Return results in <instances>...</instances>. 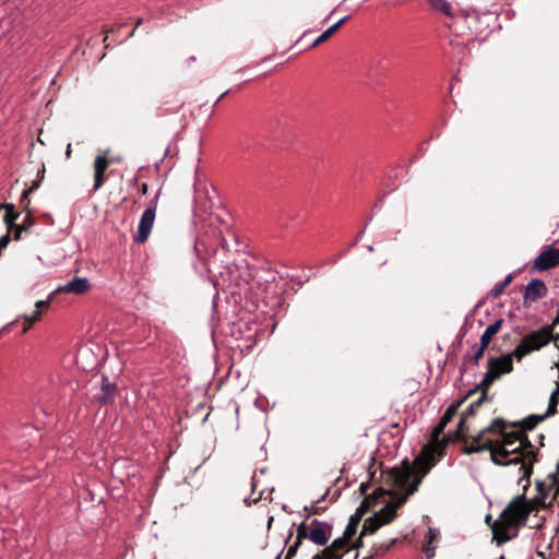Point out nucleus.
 I'll return each mask as SVG.
<instances>
[{
    "instance_id": "1",
    "label": "nucleus",
    "mask_w": 559,
    "mask_h": 559,
    "mask_svg": "<svg viewBox=\"0 0 559 559\" xmlns=\"http://www.w3.org/2000/svg\"><path fill=\"white\" fill-rule=\"evenodd\" d=\"M506 428L507 423L502 418H495L489 426L471 435L472 444L465 448V452L490 450L495 464H520V471L526 469L523 459L534 453L533 445L523 431L507 432Z\"/></svg>"
},
{
    "instance_id": "2",
    "label": "nucleus",
    "mask_w": 559,
    "mask_h": 559,
    "mask_svg": "<svg viewBox=\"0 0 559 559\" xmlns=\"http://www.w3.org/2000/svg\"><path fill=\"white\" fill-rule=\"evenodd\" d=\"M539 496L527 500L524 495L514 498L502 511L500 518L491 525L499 543L512 539L518 535L519 527L526 525L528 515L539 506H546V500L554 492V499L559 498V491H538Z\"/></svg>"
},
{
    "instance_id": "3",
    "label": "nucleus",
    "mask_w": 559,
    "mask_h": 559,
    "mask_svg": "<svg viewBox=\"0 0 559 559\" xmlns=\"http://www.w3.org/2000/svg\"><path fill=\"white\" fill-rule=\"evenodd\" d=\"M433 465L435 453L425 448L412 462L404 460L399 466L391 468L388 478L399 486V489H417Z\"/></svg>"
},
{
    "instance_id": "4",
    "label": "nucleus",
    "mask_w": 559,
    "mask_h": 559,
    "mask_svg": "<svg viewBox=\"0 0 559 559\" xmlns=\"http://www.w3.org/2000/svg\"><path fill=\"white\" fill-rule=\"evenodd\" d=\"M405 495L396 496L391 495L390 499L384 498V506L380 511L374 512L373 515L366 519L361 530V536L371 535L377 532L382 525L391 523L396 518V510L406 503L408 497L415 491H404Z\"/></svg>"
},
{
    "instance_id": "5",
    "label": "nucleus",
    "mask_w": 559,
    "mask_h": 559,
    "mask_svg": "<svg viewBox=\"0 0 559 559\" xmlns=\"http://www.w3.org/2000/svg\"><path fill=\"white\" fill-rule=\"evenodd\" d=\"M396 492L397 491H371L370 493H368V491H359L358 498L364 497V499L360 502L359 507L356 509L355 513L349 518L348 524L346 525L344 531L345 535L354 536L357 532V527L362 516L371 509L381 504L384 501V496Z\"/></svg>"
},
{
    "instance_id": "6",
    "label": "nucleus",
    "mask_w": 559,
    "mask_h": 559,
    "mask_svg": "<svg viewBox=\"0 0 559 559\" xmlns=\"http://www.w3.org/2000/svg\"><path fill=\"white\" fill-rule=\"evenodd\" d=\"M551 340H559V334L554 335L552 328H542L525 335L521 343L514 348L513 356L520 360L531 352L540 349Z\"/></svg>"
},
{
    "instance_id": "7",
    "label": "nucleus",
    "mask_w": 559,
    "mask_h": 559,
    "mask_svg": "<svg viewBox=\"0 0 559 559\" xmlns=\"http://www.w3.org/2000/svg\"><path fill=\"white\" fill-rule=\"evenodd\" d=\"M158 197H155V200L153 201V205L147 207L139 222L136 235L134 236V241L138 243H144L147 241L156 216V203H157Z\"/></svg>"
},
{
    "instance_id": "8",
    "label": "nucleus",
    "mask_w": 559,
    "mask_h": 559,
    "mask_svg": "<svg viewBox=\"0 0 559 559\" xmlns=\"http://www.w3.org/2000/svg\"><path fill=\"white\" fill-rule=\"evenodd\" d=\"M559 265V248L546 247L534 260L533 269L539 272L548 271Z\"/></svg>"
},
{
    "instance_id": "9",
    "label": "nucleus",
    "mask_w": 559,
    "mask_h": 559,
    "mask_svg": "<svg viewBox=\"0 0 559 559\" xmlns=\"http://www.w3.org/2000/svg\"><path fill=\"white\" fill-rule=\"evenodd\" d=\"M548 293L547 286L543 280L533 278L525 287V292L523 295V304L524 306H530L533 302L545 297Z\"/></svg>"
},
{
    "instance_id": "10",
    "label": "nucleus",
    "mask_w": 559,
    "mask_h": 559,
    "mask_svg": "<svg viewBox=\"0 0 559 559\" xmlns=\"http://www.w3.org/2000/svg\"><path fill=\"white\" fill-rule=\"evenodd\" d=\"M311 526L308 538L318 546L325 545L332 536V525L326 522L313 520Z\"/></svg>"
},
{
    "instance_id": "11",
    "label": "nucleus",
    "mask_w": 559,
    "mask_h": 559,
    "mask_svg": "<svg viewBox=\"0 0 559 559\" xmlns=\"http://www.w3.org/2000/svg\"><path fill=\"white\" fill-rule=\"evenodd\" d=\"M488 400V394L484 391L481 395L474 401L467 409L462 414V417L460 419V423L457 424V429L455 431L457 438H468L471 439V436L465 435V430H467L465 421L469 416H474L476 411L479 408V406Z\"/></svg>"
},
{
    "instance_id": "12",
    "label": "nucleus",
    "mask_w": 559,
    "mask_h": 559,
    "mask_svg": "<svg viewBox=\"0 0 559 559\" xmlns=\"http://www.w3.org/2000/svg\"><path fill=\"white\" fill-rule=\"evenodd\" d=\"M110 164L106 155H97L94 160V186L93 190H99L106 181L105 173Z\"/></svg>"
},
{
    "instance_id": "13",
    "label": "nucleus",
    "mask_w": 559,
    "mask_h": 559,
    "mask_svg": "<svg viewBox=\"0 0 559 559\" xmlns=\"http://www.w3.org/2000/svg\"><path fill=\"white\" fill-rule=\"evenodd\" d=\"M91 288V284L85 277H74L68 282L64 286L60 287L58 292H64L70 294L81 295L86 293Z\"/></svg>"
},
{
    "instance_id": "14",
    "label": "nucleus",
    "mask_w": 559,
    "mask_h": 559,
    "mask_svg": "<svg viewBox=\"0 0 559 559\" xmlns=\"http://www.w3.org/2000/svg\"><path fill=\"white\" fill-rule=\"evenodd\" d=\"M117 386L115 383L108 381L107 377L102 378L100 393L96 395V400L102 404H110L114 402Z\"/></svg>"
},
{
    "instance_id": "15",
    "label": "nucleus",
    "mask_w": 559,
    "mask_h": 559,
    "mask_svg": "<svg viewBox=\"0 0 559 559\" xmlns=\"http://www.w3.org/2000/svg\"><path fill=\"white\" fill-rule=\"evenodd\" d=\"M512 355L500 356L498 358H491L488 362L490 369L499 372V377L503 373L510 372L513 369Z\"/></svg>"
},
{
    "instance_id": "16",
    "label": "nucleus",
    "mask_w": 559,
    "mask_h": 559,
    "mask_svg": "<svg viewBox=\"0 0 559 559\" xmlns=\"http://www.w3.org/2000/svg\"><path fill=\"white\" fill-rule=\"evenodd\" d=\"M440 537V531L436 527H429L425 537L423 550L427 555V559H432L436 555V547L432 543Z\"/></svg>"
},
{
    "instance_id": "17",
    "label": "nucleus",
    "mask_w": 559,
    "mask_h": 559,
    "mask_svg": "<svg viewBox=\"0 0 559 559\" xmlns=\"http://www.w3.org/2000/svg\"><path fill=\"white\" fill-rule=\"evenodd\" d=\"M0 210H4L5 211L3 221H4V223H5L7 227H8V231L13 230V228L16 225L15 222L19 218L20 213L15 212L14 205L10 204V203H2V204H0Z\"/></svg>"
},
{
    "instance_id": "18",
    "label": "nucleus",
    "mask_w": 559,
    "mask_h": 559,
    "mask_svg": "<svg viewBox=\"0 0 559 559\" xmlns=\"http://www.w3.org/2000/svg\"><path fill=\"white\" fill-rule=\"evenodd\" d=\"M502 323H503V320L499 319L496 322H493L492 324L488 325L480 337V344H483L484 346L487 347L489 345V343L491 342L492 336L496 335L499 332V330L501 329Z\"/></svg>"
},
{
    "instance_id": "19",
    "label": "nucleus",
    "mask_w": 559,
    "mask_h": 559,
    "mask_svg": "<svg viewBox=\"0 0 559 559\" xmlns=\"http://www.w3.org/2000/svg\"><path fill=\"white\" fill-rule=\"evenodd\" d=\"M547 417L543 415H530L522 423H514L512 426L518 427L521 426L524 430L534 429L537 424L546 419Z\"/></svg>"
},
{
    "instance_id": "20",
    "label": "nucleus",
    "mask_w": 559,
    "mask_h": 559,
    "mask_svg": "<svg viewBox=\"0 0 559 559\" xmlns=\"http://www.w3.org/2000/svg\"><path fill=\"white\" fill-rule=\"evenodd\" d=\"M429 4L436 11L443 13L447 16H453V9L449 1L447 0H428Z\"/></svg>"
},
{
    "instance_id": "21",
    "label": "nucleus",
    "mask_w": 559,
    "mask_h": 559,
    "mask_svg": "<svg viewBox=\"0 0 559 559\" xmlns=\"http://www.w3.org/2000/svg\"><path fill=\"white\" fill-rule=\"evenodd\" d=\"M33 225H34V219H33L32 215L29 213H27L25 215V217L23 218L22 223L16 224L15 227L13 228V230H14L13 238L15 240H19L21 238V234L23 231L28 230Z\"/></svg>"
},
{
    "instance_id": "22",
    "label": "nucleus",
    "mask_w": 559,
    "mask_h": 559,
    "mask_svg": "<svg viewBox=\"0 0 559 559\" xmlns=\"http://www.w3.org/2000/svg\"><path fill=\"white\" fill-rule=\"evenodd\" d=\"M499 378V372L493 371L490 369V366L488 365V370L484 376V379L478 385V389L481 390V393L485 391L487 393L488 389L491 386V384Z\"/></svg>"
},
{
    "instance_id": "23",
    "label": "nucleus",
    "mask_w": 559,
    "mask_h": 559,
    "mask_svg": "<svg viewBox=\"0 0 559 559\" xmlns=\"http://www.w3.org/2000/svg\"><path fill=\"white\" fill-rule=\"evenodd\" d=\"M352 537L353 536H346L344 533L343 536L335 538L333 543L323 550V554H332L333 551L343 549L346 547L348 539Z\"/></svg>"
},
{
    "instance_id": "24",
    "label": "nucleus",
    "mask_w": 559,
    "mask_h": 559,
    "mask_svg": "<svg viewBox=\"0 0 559 559\" xmlns=\"http://www.w3.org/2000/svg\"><path fill=\"white\" fill-rule=\"evenodd\" d=\"M273 491H269V495L267 497H264L263 493L264 491H250V495L249 497H246L243 499V502L247 504V506H252V504H255L258 503L260 500L264 499V500H272L271 498V493Z\"/></svg>"
},
{
    "instance_id": "25",
    "label": "nucleus",
    "mask_w": 559,
    "mask_h": 559,
    "mask_svg": "<svg viewBox=\"0 0 559 559\" xmlns=\"http://www.w3.org/2000/svg\"><path fill=\"white\" fill-rule=\"evenodd\" d=\"M331 491H325V493L317 501H313L310 508L305 507V510H310L313 514H320L321 512L326 510V506L322 504V501L330 495Z\"/></svg>"
},
{
    "instance_id": "26",
    "label": "nucleus",
    "mask_w": 559,
    "mask_h": 559,
    "mask_svg": "<svg viewBox=\"0 0 559 559\" xmlns=\"http://www.w3.org/2000/svg\"><path fill=\"white\" fill-rule=\"evenodd\" d=\"M463 401H459L457 403L451 404L447 411L444 412L443 416L441 417V420L443 421V425H448L453 417L456 415L457 409Z\"/></svg>"
},
{
    "instance_id": "27",
    "label": "nucleus",
    "mask_w": 559,
    "mask_h": 559,
    "mask_svg": "<svg viewBox=\"0 0 559 559\" xmlns=\"http://www.w3.org/2000/svg\"><path fill=\"white\" fill-rule=\"evenodd\" d=\"M394 544H395V539H392L388 544L374 545L372 547V554L374 555V557L382 556V555L386 554Z\"/></svg>"
},
{
    "instance_id": "28",
    "label": "nucleus",
    "mask_w": 559,
    "mask_h": 559,
    "mask_svg": "<svg viewBox=\"0 0 559 559\" xmlns=\"http://www.w3.org/2000/svg\"><path fill=\"white\" fill-rule=\"evenodd\" d=\"M41 316V311L40 310H36L32 316H24V326H23V332H27L28 329L32 326V324H34L35 322H37L39 320Z\"/></svg>"
},
{
    "instance_id": "29",
    "label": "nucleus",
    "mask_w": 559,
    "mask_h": 559,
    "mask_svg": "<svg viewBox=\"0 0 559 559\" xmlns=\"http://www.w3.org/2000/svg\"><path fill=\"white\" fill-rule=\"evenodd\" d=\"M558 403H559V397L551 393L549 403H548V408H547L546 413L544 414L547 418L557 413Z\"/></svg>"
},
{
    "instance_id": "30",
    "label": "nucleus",
    "mask_w": 559,
    "mask_h": 559,
    "mask_svg": "<svg viewBox=\"0 0 559 559\" xmlns=\"http://www.w3.org/2000/svg\"><path fill=\"white\" fill-rule=\"evenodd\" d=\"M335 33V28H331V26L324 31L311 45V47H317L319 44L328 40Z\"/></svg>"
},
{
    "instance_id": "31",
    "label": "nucleus",
    "mask_w": 559,
    "mask_h": 559,
    "mask_svg": "<svg viewBox=\"0 0 559 559\" xmlns=\"http://www.w3.org/2000/svg\"><path fill=\"white\" fill-rule=\"evenodd\" d=\"M44 173H45V167L43 166V168L40 170H38V176H39V179L38 180H35L33 181L32 186L23 193V198H27V195L35 191L36 189L39 188V185H40V180L41 178L44 177Z\"/></svg>"
},
{
    "instance_id": "32",
    "label": "nucleus",
    "mask_w": 559,
    "mask_h": 559,
    "mask_svg": "<svg viewBox=\"0 0 559 559\" xmlns=\"http://www.w3.org/2000/svg\"><path fill=\"white\" fill-rule=\"evenodd\" d=\"M309 532L308 526L305 522L300 523L297 527V543H301L304 538H308Z\"/></svg>"
},
{
    "instance_id": "33",
    "label": "nucleus",
    "mask_w": 559,
    "mask_h": 559,
    "mask_svg": "<svg viewBox=\"0 0 559 559\" xmlns=\"http://www.w3.org/2000/svg\"><path fill=\"white\" fill-rule=\"evenodd\" d=\"M506 289V286L502 282H498L493 285V287L491 288L490 290V295L493 297V298H498L499 296H501L503 294Z\"/></svg>"
},
{
    "instance_id": "34",
    "label": "nucleus",
    "mask_w": 559,
    "mask_h": 559,
    "mask_svg": "<svg viewBox=\"0 0 559 559\" xmlns=\"http://www.w3.org/2000/svg\"><path fill=\"white\" fill-rule=\"evenodd\" d=\"M487 347L483 344H479V346L475 349L474 354L471 357V361L474 364H477L479 359L484 356V352Z\"/></svg>"
},
{
    "instance_id": "35",
    "label": "nucleus",
    "mask_w": 559,
    "mask_h": 559,
    "mask_svg": "<svg viewBox=\"0 0 559 559\" xmlns=\"http://www.w3.org/2000/svg\"><path fill=\"white\" fill-rule=\"evenodd\" d=\"M299 545L300 544L296 542L293 546H290L287 550V555H286L285 559H290L293 556H295Z\"/></svg>"
},
{
    "instance_id": "36",
    "label": "nucleus",
    "mask_w": 559,
    "mask_h": 559,
    "mask_svg": "<svg viewBox=\"0 0 559 559\" xmlns=\"http://www.w3.org/2000/svg\"><path fill=\"white\" fill-rule=\"evenodd\" d=\"M447 427V425H443V421L440 420V423L436 426L433 429V437L438 438L440 433H442L443 429Z\"/></svg>"
},
{
    "instance_id": "37",
    "label": "nucleus",
    "mask_w": 559,
    "mask_h": 559,
    "mask_svg": "<svg viewBox=\"0 0 559 559\" xmlns=\"http://www.w3.org/2000/svg\"><path fill=\"white\" fill-rule=\"evenodd\" d=\"M349 15H346L342 17L340 21H337L335 24L331 26V28H335V32L346 22L349 20Z\"/></svg>"
},
{
    "instance_id": "38",
    "label": "nucleus",
    "mask_w": 559,
    "mask_h": 559,
    "mask_svg": "<svg viewBox=\"0 0 559 559\" xmlns=\"http://www.w3.org/2000/svg\"><path fill=\"white\" fill-rule=\"evenodd\" d=\"M35 306H36V310L41 311L43 308H47L49 306V300H39L36 302Z\"/></svg>"
},
{
    "instance_id": "39",
    "label": "nucleus",
    "mask_w": 559,
    "mask_h": 559,
    "mask_svg": "<svg viewBox=\"0 0 559 559\" xmlns=\"http://www.w3.org/2000/svg\"><path fill=\"white\" fill-rule=\"evenodd\" d=\"M322 558L325 557L326 559H341L340 556L336 555V551H333L332 554H323L322 552Z\"/></svg>"
},
{
    "instance_id": "40",
    "label": "nucleus",
    "mask_w": 559,
    "mask_h": 559,
    "mask_svg": "<svg viewBox=\"0 0 559 559\" xmlns=\"http://www.w3.org/2000/svg\"><path fill=\"white\" fill-rule=\"evenodd\" d=\"M512 280H513L512 274H508V275L506 276V278H504L503 281H501V282H502V283L504 284V286L507 287V286L512 282Z\"/></svg>"
},
{
    "instance_id": "41",
    "label": "nucleus",
    "mask_w": 559,
    "mask_h": 559,
    "mask_svg": "<svg viewBox=\"0 0 559 559\" xmlns=\"http://www.w3.org/2000/svg\"><path fill=\"white\" fill-rule=\"evenodd\" d=\"M512 280H513L512 274H508V275L506 276V278H504L503 281H501V282H502V283L504 284V286L507 287V286L512 282Z\"/></svg>"
},
{
    "instance_id": "42",
    "label": "nucleus",
    "mask_w": 559,
    "mask_h": 559,
    "mask_svg": "<svg viewBox=\"0 0 559 559\" xmlns=\"http://www.w3.org/2000/svg\"><path fill=\"white\" fill-rule=\"evenodd\" d=\"M341 492L342 491H333V495H332L330 501L335 502L338 499V497L341 496Z\"/></svg>"
},
{
    "instance_id": "43",
    "label": "nucleus",
    "mask_w": 559,
    "mask_h": 559,
    "mask_svg": "<svg viewBox=\"0 0 559 559\" xmlns=\"http://www.w3.org/2000/svg\"><path fill=\"white\" fill-rule=\"evenodd\" d=\"M14 324H15V321H12V322H10V323L5 324V325L1 329L0 334H1V333H3V332H5V331H8V330H9L11 326H13Z\"/></svg>"
},
{
    "instance_id": "44",
    "label": "nucleus",
    "mask_w": 559,
    "mask_h": 559,
    "mask_svg": "<svg viewBox=\"0 0 559 559\" xmlns=\"http://www.w3.org/2000/svg\"><path fill=\"white\" fill-rule=\"evenodd\" d=\"M557 324H559V310H558V313H557L556 318L554 319L551 325H549L548 328H552V330H554Z\"/></svg>"
},
{
    "instance_id": "45",
    "label": "nucleus",
    "mask_w": 559,
    "mask_h": 559,
    "mask_svg": "<svg viewBox=\"0 0 559 559\" xmlns=\"http://www.w3.org/2000/svg\"><path fill=\"white\" fill-rule=\"evenodd\" d=\"M140 192L141 194H146L147 193V183H142L141 187H140Z\"/></svg>"
},
{
    "instance_id": "46",
    "label": "nucleus",
    "mask_w": 559,
    "mask_h": 559,
    "mask_svg": "<svg viewBox=\"0 0 559 559\" xmlns=\"http://www.w3.org/2000/svg\"><path fill=\"white\" fill-rule=\"evenodd\" d=\"M142 22H143V20H142V19H139V20L136 21L135 27H134V28L132 29V32L129 34V37H131V36H133V35H134L135 28H136L139 25H141V24H142Z\"/></svg>"
},
{
    "instance_id": "47",
    "label": "nucleus",
    "mask_w": 559,
    "mask_h": 559,
    "mask_svg": "<svg viewBox=\"0 0 559 559\" xmlns=\"http://www.w3.org/2000/svg\"><path fill=\"white\" fill-rule=\"evenodd\" d=\"M377 63H380V60H377L376 58H372L370 60V68L371 69L374 68L377 66Z\"/></svg>"
},
{
    "instance_id": "48",
    "label": "nucleus",
    "mask_w": 559,
    "mask_h": 559,
    "mask_svg": "<svg viewBox=\"0 0 559 559\" xmlns=\"http://www.w3.org/2000/svg\"><path fill=\"white\" fill-rule=\"evenodd\" d=\"M368 488H369V486H368V483H367V481H362V483H360V485H359V487H358V489H360V490L368 489Z\"/></svg>"
},
{
    "instance_id": "49",
    "label": "nucleus",
    "mask_w": 559,
    "mask_h": 559,
    "mask_svg": "<svg viewBox=\"0 0 559 559\" xmlns=\"http://www.w3.org/2000/svg\"><path fill=\"white\" fill-rule=\"evenodd\" d=\"M362 536L360 535L357 543L354 545V548H358V547H361L362 546Z\"/></svg>"
},
{
    "instance_id": "50",
    "label": "nucleus",
    "mask_w": 559,
    "mask_h": 559,
    "mask_svg": "<svg viewBox=\"0 0 559 559\" xmlns=\"http://www.w3.org/2000/svg\"><path fill=\"white\" fill-rule=\"evenodd\" d=\"M257 486H258V483H257L255 476H253L252 481H251V489H255Z\"/></svg>"
},
{
    "instance_id": "51",
    "label": "nucleus",
    "mask_w": 559,
    "mask_h": 559,
    "mask_svg": "<svg viewBox=\"0 0 559 559\" xmlns=\"http://www.w3.org/2000/svg\"><path fill=\"white\" fill-rule=\"evenodd\" d=\"M66 155H67V157H70V155H71V144H68L67 151H66Z\"/></svg>"
},
{
    "instance_id": "52",
    "label": "nucleus",
    "mask_w": 559,
    "mask_h": 559,
    "mask_svg": "<svg viewBox=\"0 0 559 559\" xmlns=\"http://www.w3.org/2000/svg\"><path fill=\"white\" fill-rule=\"evenodd\" d=\"M552 394L559 397V383H557L556 390L552 392Z\"/></svg>"
},
{
    "instance_id": "53",
    "label": "nucleus",
    "mask_w": 559,
    "mask_h": 559,
    "mask_svg": "<svg viewBox=\"0 0 559 559\" xmlns=\"http://www.w3.org/2000/svg\"><path fill=\"white\" fill-rule=\"evenodd\" d=\"M227 94V92L222 93V95L215 102V105Z\"/></svg>"
},
{
    "instance_id": "54",
    "label": "nucleus",
    "mask_w": 559,
    "mask_h": 559,
    "mask_svg": "<svg viewBox=\"0 0 559 559\" xmlns=\"http://www.w3.org/2000/svg\"><path fill=\"white\" fill-rule=\"evenodd\" d=\"M486 523L491 525V515L486 516Z\"/></svg>"
},
{
    "instance_id": "55",
    "label": "nucleus",
    "mask_w": 559,
    "mask_h": 559,
    "mask_svg": "<svg viewBox=\"0 0 559 559\" xmlns=\"http://www.w3.org/2000/svg\"><path fill=\"white\" fill-rule=\"evenodd\" d=\"M274 518L273 516H270L269 518V521H267V525L271 526L272 522H273Z\"/></svg>"
},
{
    "instance_id": "56",
    "label": "nucleus",
    "mask_w": 559,
    "mask_h": 559,
    "mask_svg": "<svg viewBox=\"0 0 559 559\" xmlns=\"http://www.w3.org/2000/svg\"><path fill=\"white\" fill-rule=\"evenodd\" d=\"M374 555L371 552L369 556L365 557L364 559H373Z\"/></svg>"
},
{
    "instance_id": "57",
    "label": "nucleus",
    "mask_w": 559,
    "mask_h": 559,
    "mask_svg": "<svg viewBox=\"0 0 559 559\" xmlns=\"http://www.w3.org/2000/svg\"><path fill=\"white\" fill-rule=\"evenodd\" d=\"M312 559H322V556L320 554L312 557Z\"/></svg>"
},
{
    "instance_id": "58",
    "label": "nucleus",
    "mask_w": 559,
    "mask_h": 559,
    "mask_svg": "<svg viewBox=\"0 0 559 559\" xmlns=\"http://www.w3.org/2000/svg\"><path fill=\"white\" fill-rule=\"evenodd\" d=\"M281 555H278L275 559H280Z\"/></svg>"
},
{
    "instance_id": "59",
    "label": "nucleus",
    "mask_w": 559,
    "mask_h": 559,
    "mask_svg": "<svg viewBox=\"0 0 559 559\" xmlns=\"http://www.w3.org/2000/svg\"><path fill=\"white\" fill-rule=\"evenodd\" d=\"M499 559H504V557H500Z\"/></svg>"
}]
</instances>
